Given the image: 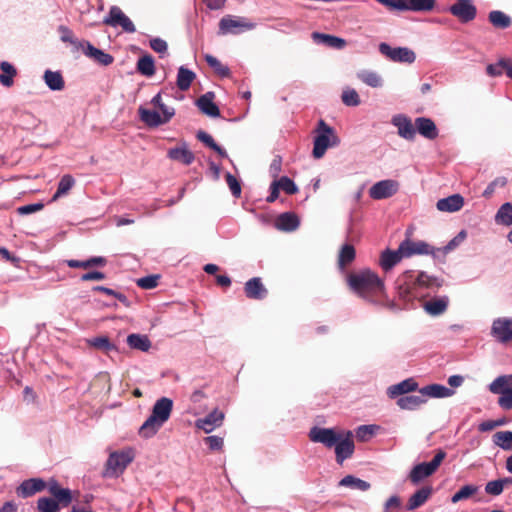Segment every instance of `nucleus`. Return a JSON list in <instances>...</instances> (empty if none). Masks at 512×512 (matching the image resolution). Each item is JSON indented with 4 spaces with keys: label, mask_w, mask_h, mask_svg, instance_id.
<instances>
[{
    "label": "nucleus",
    "mask_w": 512,
    "mask_h": 512,
    "mask_svg": "<svg viewBox=\"0 0 512 512\" xmlns=\"http://www.w3.org/2000/svg\"><path fill=\"white\" fill-rule=\"evenodd\" d=\"M225 178H226L227 185L229 186V188L231 190L232 195L235 197H240L241 185H240L239 181L237 180V178L229 172L226 173Z\"/></svg>",
    "instance_id": "bf43d9fd"
},
{
    "label": "nucleus",
    "mask_w": 512,
    "mask_h": 512,
    "mask_svg": "<svg viewBox=\"0 0 512 512\" xmlns=\"http://www.w3.org/2000/svg\"><path fill=\"white\" fill-rule=\"evenodd\" d=\"M127 344L131 349L147 352L151 348V341L147 335L130 334L127 337Z\"/></svg>",
    "instance_id": "f704fd0d"
},
{
    "label": "nucleus",
    "mask_w": 512,
    "mask_h": 512,
    "mask_svg": "<svg viewBox=\"0 0 512 512\" xmlns=\"http://www.w3.org/2000/svg\"><path fill=\"white\" fill-rule=\"evenodd\" d=\"M244 293L248 299L263 300L267 297L268 290L260 277H253L245 283Z\"/></svg>",
    "instance_id": "6ab92c4d"
},
{
    "label": "nucleus",
    "mask_w": 512,
    "mask_h": 512,
    "mask_svg": "<svg viewBox=\"0 0 512 512\" xmlns=\"http://www.w3.org/2000/svg\"><path fill=\"white\" fill-rule=\"evenodd\" d=\"M206 445L213 451L221 450L223 447V438L219 436H208L204 438Z\"/></svg>",
    "instance_id": "69168bd1"
},
{
    "label": "nucleus",
    "mask_w": 512,
    "mask_h": 512,
    "mask_svg": "<svg viewBox=\"0 0 512 512\" xmlns=\"http://www.w3.org/2000/svg\"><path fill=\"white\" fill-rule=\"evenodd\" d=\"M489 22L498 29H507L512 24L510 16L500 10H493L488 15Z\"/></svg>",
    "instance_id": "ea45409f"
},
{
    "label": "nucleus",
    "mask_w": 512,
    "mask_h": 512,
    "mask_svg": "<svg viewBox=\"0 0 512 512\" xmlns=\"http://www.w3.org/2000/svg\"><path fill=\"white\" fill-rule=\"evenodd\" d=\"M390 11H431L435 0H376Z\"/></svg>",
    "instance_id": "423d86ee"
},
{
    "label": "nucleus",
    "mask_w": 512,
    "mask_h": 512,
    "mask_svg": "<svg viewBox=\"0 0 512 512\" xmlns=\"http://www.w3.org/2000/svg\"><path fill=\"white\" fill-rule=\"evenodd\" d=\"M340 486L350 487L352 489L367 491L371 485L369 482L359 479L353 475H347L339 482Z\"/></svg>",
    "instance_id": "a18cd8bd"
},
{
    "label": "nucleus",
    "mask_w": 512,
    "mask_h": 512,
    "mask_svg": "<svg viewBox=\"0 0 512 512\" xmlns=\"http://www.w3.org/2000/svg\"><path fill=\"white\" fill-rule=\"evenodd\" d=\"M356 257V251L353 245L344 244L338 255V266L341 270L346 269L348 265H350Z\"/></svg>",
    "instance_id": "58836bf2"
},
{
    "label": "nucleus",
    "mask_w": 512,
    "mask_h": 512,
    "mask_svg": "<svg viewBox=\"0 0 512 512\" xmlns=\"http://www.w3.org/2000/svg\"><path fill=\"white\" fill-rule=\"evenodd\" d=\"M504 484L502 479L493 480L486 484L485 492L489 495L498 496L503 492Z\"/></svg>",
    "instance_id": "13d9d810"
},
{
    "label": "nucleus",
    "mask_w": 512,
    "mask_h": 512,
    "mask_svg": "<svg viewBox=\"0 0 512 512\" xmlns=\"http://www.w3.org/2000/svg\"><path fill=\"white\" fill-rule=\"evenodd\" d=\"M224 420V413L218 409H214L211 413L203 418L197 419L195 426L205 433L212 432L215 428L220 427Z\"/></svg>",
    "instance_id": "a211bd4d"
},
{
    "label": "nucleus",
    "mask_w": 512,
    "mask_h": 512,
    "mask_svg": "<svg viewBox=\"0 0 512 512\" xmlns=\"http://www.w3.org/2000/svg\"><path fill=\"white\" fill-rule=\"evenodd\" d=\"M426 403V398L420 395H405L396 401L397 406L403 410H415Z\"/></svg>",
    "instance_id": "72a5a7b5"
},
{
    "label": "nucleus",
    "mask_w": 512,
    "mask_h": 512,
    "mask_svg": "<svg viewBox=\"0 0 512 512\" xmlns=\"http://www.w3.org/2000/svg\"><path fill=\"white\" fill-rule=\"evenodd\" d=\"M85 55L103 66H109L114 61V57L111 54L106 53L93 45L87 46V52Z\"/></svg>",
    "instance_id": "c9c22d12"
},
{
    "label": "nucleus",
    "mask_w": 512,
    "mask_h": 512,
    "mask_svg": "<svg viewBox=\"0 0 512 512\" xmlns=\"http://www.w3.org/2000/svg\"><path fill=\"white\" fill-rule=\"evenodd\" d=\"M416 131L423 137L433 140L438 136V129L435 123L426 117H418L415 119Z\"/></svg>",
    "instance_id": "b1692460"
},
{
    "label": "nucleus",
    "mask_w": 512,
    "mask_h": 512,
    "mask_svg": "<svg viewBox=\"0 0 512 512\" xmlns=\"http://www.w3.org/2000/svg\"><path fill=\"white\" fill-rule=\"evenodd\" d=\"M495 222L499 225L511 226L512 225V204L506 202L500 206L496 215Z\"/></svg>",
    "instance_id": "c03bdc74"
},
{
    "label": "nucleus",
    "mask_w": 512,
    "mask_h": 512,
    "mask_svg": "<svg viewBox=\"0 0 512 512\" xmlns=\"http://www.w3.org/2000/svg\"><path fill=\"white\" fill-rule=\"evenodd\" d=\"M133 456L129 452H113L110 454L106 466L113 474L122 473L132 462Z\"/></svg>",
    "instance_id": "dca6fc26"
},
{
    "label": "nucleus",
    "mask_w": 512,
    "mask_h": 512,
    "mask_svg": "<svg viewBox=\"0 0 512 512\" xmlns=\"http://www.w3.org/2000/svg\"><path fill=\"white\" fill-rule=\"evenodd\" d=\"M340 434L332 428L313 427L309 432V438L312 442L322 443L327 448H332L340 440Z\"/></svg>",
    "instance_id": "9b49d317"
},
{
    "label": "nucleus",
    "mask_w": 512,
    "mask_h": 512,
    "mask_svg": "<svg viewBox=\"0 0 512 512\" xmlns=\"http://www.w3.org/2000/svg\"><path fill=\"white\" fill-rule=\"evenodd\" d=\"M137 71L146 76L151 77L155 74V63L151 55L146 54L137 61Z\"/></svg>",
    "instance_id": "37998d69"
},
{
    "label": "nucleus",
    "mask_w": 512,
    "mask_h": 512,
    "mask_svg": "<svg viewBox=\"0 0 512 512\" xmlns=\"http://www.w3.org/2000/svg\"><path fill=\"white\" fill-rule=\"evenodd\" d=\"M398 190L399 183L396 180H382L369 189V196L374 200L386 199L392 197Z\"/></svg>",
    "instance_id": "9d476101"
},
{
    "label": "nucleus",
    "mask_w": 512,
    "mask_h": 512,
    "mask_svg": "<svg viewBox=\"0 0 512 512\" xmlns=\"http://www.w3.org/2000/svg\"><path fill=\"white\" fill-rule=\"evenodd\" d=\"M498 405L504 410L512 409V390L500 395L497 401Z\"/></svg>",
    "instance_id": "338daca9"
},
{
    "label": "nucleus",
    "mask_w": 512,
    "mask_h": 512,
    "mask_svg": "<svg viewBox=\"0 0 512 512\" xmlns=\"http://www.w3.org/2000/svg\"><path fill=\"white\" fill-rule=\"evenodd\" d=\"M478 488L474 485H465L457 491L451 498L452 503L466 500L477 492Z\"/></svg>",
    "instance_id": "603ef678"
},
{
    "label": "nucleus",
    "mask_w": 512,
    "mask_h": 512,
    "mask_svg": "<svg viewBox=\"0 0 512 512\" xmlns=\"http://www.w3.org/2000/svg\"><path fill=\"white\" fill-rule=\"evenodd\" d=\"M449 11L462 23L474 20L477 14V9L471 0H457L455 4L450 6Z\"/></svg>",
    "instance_id": "f8f14e48"
},
{
    "label": "nucleus",
    "mask_w": 512,
    "mask_h": 512,
    "mask_svg": "<svg viewBox=\"0 0 512 512\" xmlns=\"http://www.w3.org/2000/svg\"><path fill=\"white\" fill-rule=\"evenodd\" d=\"M59 502L50 497H41L37 500V510L39 512H58Z\"/></svg>",
    "instance_id": "8fccbe9b"
},
{
    "label": "nucleus",
    "mask_w": 512,
    "mask_h": 512,
    "mask_svg": "<svg viewBox=\"0 0 512 512\" xmlns=\"http://www.w3.org/2000/svg\"><path fill=\"white\" fill-rule=\"evenodd\" d=\"M207 64L214 69V71L222 77H227L230 74V70L227 66L223 65L216 57L207 54L205 56Z\"/></svg>",
    "instance_id": "3c124183"
},
{
    "label": "nucleus",
    "mask_w": 512,
    "mask_h": 512,
    "mask_svg": "<svg viewBox=\"0 0 512 512\" xmlns=\"http://www.w3.org/2000/svg\"><path fill=\"white\" fill-rule=\"evenodd\" d=\"M379 52L393 62L413 63L416 55L413 50L407 47H391L387 43L379 44Z\"/></svg>",
    "instance_id": "6e6552de"
},
{
    "label": "nucleus",
    "mask_w": 512,
    "mask_h": 512,
    "mask_svg": "<svg viewBox=\"0 0 512 512\" xmlns=\"http://www.w3.org/2000/svg\"><path fill=\"white\" fill-rule=\"evenodd\" d=\"M392 123L398 128V134L402 138L406 140H413L415 138L416 127L410 118L404 115H397L393 118Z\"/></svg>",
    "instance_id": "412c9836"
},
{
    "label": "nucleus",
    "mask_w": 512,
    "mask_h": 512,
    "mask_svg": "<svg viewBox=\"0 0 512 512\" xmlns=\"http://www.w3.org/2000/svg\"><path fill=\"white\" fill-rule=\"evenodd\" d=\"M315 133L312 155L315 159H320L329 147L338 145L339 138L334 129L322 119L319 120Z\"/></svg>",
    "instance_id": "20e7f679"
},
{
    "label": "nucleus",
    "mask_w": 512,
    "mask_h": 512,
    "mask_svg": "<svg viewBox=\"0 0 512 512\" xmlns=\"http://www.w3.org/2000/svg\"><path fill=\"white\" fill-rule=\"evenodd\" d=\"M214 94L212 92H208L197 99V106L201 110L202 113L210 116V117H218L220 116V110L218 106L213 102Z\"/></svg>",
    "instance_id": "a878e982"
},
{
    "label": "nucleus",
    "mask_w": 512,
    "mask_h": 512,
    "mask_svg": "<svg viewBox=\"0 0 512 512\" xmlns=\"http://www.w3.org/2000/svg\"><path fill=\"white\" fill-rule=\"evenodd\" d=\"M300 224L299 218L295 213L285 212L280 214L275 222L277 229L281 231L291 232L298 228Z\"/></svg>",
    "instance_id": "bb28decb"
},
{
    "label": "nucleus",
    "mask_w": 512,
    "mask_h": 512,
    "mask_svg": "<svg viewBox=\"0 0 512 512\" xmlns=\"http://www.w3.org/2000/svg\"><path fill=\"white\" fill-rule=\"evenodd\" d=\"M274 182L288 195H293L298 192V188L295 183L287 176H283L279 180H274Z\"/></svg>",
    "instance_id": "864d4df0"
},
{
    "label": "nucleus",
    "mask_w": 512,
    "mask_h": 512,
    "mask_svg": "<svg viewBox=\"0 0 512 512\" xmlns=\"http://www.w3.org/2000/svg\"><path fill=\"white\" fill-rule=\"evenodd\" d=\"M47 488V482L41 478H31L23 481L16 489L19 497L28 498Z\"/></svg>",
    "instance_id": "f3484780"
},
{
    "label": "nucleus",
    "mask_w": 512,
    "mask_h": 512,
    "mask_svg": "<svg viewBox=\"0 0 512 512\" xmlns=\"http://www.w3.org/2000/svg\"><path fill=\"white\" fill-rule=\"evenodd\" d=\"M418 390V383L413 378H408L400 383L392 385L388 388V395L390 398H396L399 396H405L410 392Z\"/></svg>",
    "instance_id": "5701e85b"
},
{
    "label": "nucleus",
    "mask_w": 512,
    "mask_h": 512,
    "mask_svg": "<svg viewBox=\"0 0 512 512\" xmlns=\"http://www.w3.org/2000/svg\"><path fill=\"white\" fill-rule=\"evenodd\" d=\"M281 169H282V157L280 155H276L273 158V160L269 166V173H270L271 177L276 179L279 176Z\"/></svg>",
    "instance_id": "e2e57ef3"
},
{
    "label": "nucleus",
    "mask_w": 512,
    "mask_h": 512,
    "mask_svg": "<svg viewBox=\"0 0 512 512\" xmlns=\"http://www.w3.org/2000/svg\"><path fill=\"white\" fill-rule=\"evenodd\" d=\"M167 156L169 159L187 166L192 164L195 160L193 152L189 150L186 143H183L181 146L169 149Z\"/></svg>",
    "instance_id": "4be33fe9"
},
{
    "label": "nucleus",
    "mask_w": 512,
    "mask_h": 512,
    "mask_svg": "<svg viewBox=\"0 0 512 512\" xmlns=\"http://www.w3.org/2000/svg\"><path fill=\"white\" fill-rule=\"evenodd\" d=\"M449 299L446 296L433 298L424 303V310L431 316H439L443 314L448 307Z\"/></svg>",
    "instance_id": "7c9ffc66"
},
{
    "label": "nucleus",
    "mask_w": 512,
    "mask_h": 512,
    "mask_svg": "<svg viewBox=\"0 0 512 512\" xmlns=\"http://www.w3.org/2000/svg\"><path fill=\"white\" fill-rule=\"evenodd\" d=\"M44 205L42 203H34L21 206L17 209L18 213L21 215H27L31 213H35L37 211L42 210Z\"/></svg>",
    "instance_id": "774afa93"
},
{
    "label": "nucleus",
    "mask_w": 512,
    "mask_h": 512,
    "mask_svg": "<svg viewBox=\"0 0 512 512\" xmlns=\"http://www.w3.org/2000/svg\"><path fill=\"white\" fill-rule=\"evenodd\" d=\"M347 284L354 293L367 301L378 303L385 297L383 280L370 269L349 273Z\"/></svg>",
    "instance_id": "f257e3e1"
},
{
    "label": "nucleus",
    "mask_w": 512,
    "mask_h": 512,
    "mask_svg": "<svg viewBox=\"0 0 512 512\" xmlns=\"http://www.w3.org/2000/svg\"><path fill=\"white\" fill-rule=\"evenodd\" d=\"M335 448L336 461L338 464H342L346 459L350 458L355 449L353 435L350 431L346 433V437L340 436V440H337V444L333 446Z\"/></svg>",
    "instance_id": "4468645a"
},
{
    "label": "nucleus",
    "mask_w": 512,
    "mask_h": 512,
    "mask_svg": "<svg viewBox=\"0 0 512 512\" xmlns=\"http://www.w3.org/2000/svg\"><path fill=\"white\" fill-rule=\"evenodd\" d=\"M151 103L157 107L161 114L158 111L145 109L143 107H140L138 109L140 120L145 123L148 127H158L162 124L168 123L171 118L175 115V110L172 107L166 106L162 102L161 94H156L152 100Z\"/></svg>",
    "instance_id": "7ed1b4c3"
},
{
    "label": "nucleus",
    "mask_w": 512,
    "mask_h": 512,
    "mask_svg": "<svg viewBox=\"0 0 512 512\" xmlns=\"http://www.w3.org/2000/svg\"><path fill=\"white\" fill-rule=\"evenodd\" d=\"M254 28L255 24L248 21L246 18L227 15L221 18V20L219 21L218 33L220 35H237L245 31L252 30Z\"/></svg>",
    "instance_id": "0eeeda50"
},
{
    "label": "nucleus",
    "mask_w": 512,
    "mask_h": 512,
    "mask_svg": "<svg viewBox=\"0 0 512 512\" xmlns=\"http://www.w3.org/2000/svg\"><path fill=\"white\" fill-rule=\"evenodd\" d=\"M150 47L156 53L165 54L168 49L167 42L161 38H153L150 40Z\"/></svg>",
    "instance_id": "0e129e2a"
},
{
    "label": "nucleus",
    "mask_w": 512,
    "mask_h": 512,
    "mask_svg": "<svg viewBox=\"0 0 512 512\" xmlns=\"http://www.w3.org/2000/svg\"><path fill=\"white\" fill-rule=\"evenodd\" d=\"M195 78L196 74L192 70L184 66H181L179 67L177 73V87L181 91H187L190 88L192 82L195 80Z\"/></svg>",
    "instance_id": "e433bc0d"
},
{
    "label": "nucleus",
    "mask_w": 512,
    "mask_h": 512,
    "mask_svg": "<svg viewBox=\"0 0 512 512\" xmlns=\"http://www.w3.org/2000/svg\"><path fill=\"white\" fill-rule=\"evenodd\" d=\"M173 408V402L167 397L156 401L151 415L146 419L139 429V434L144 438L154 436L163 424L169 419Z\"/></svg>",
    "instance_id": "f03ea898"
},
{
    "label": "nucleus",
    "mask_w": 512,
    "mask_h": 512,
    "mask_svg": "<svg viewBox=\"0 0 512 512\" xmlns=\"http://www.w3.org/2000/svg\"><path fill=\"white\" fill-rule=\"evenodd\" d=\"M512 390V374L498 376L489 385V391L493 394L501 395Z\"/></svg>",
    "instance_id": "473e14b6"
},
{
    "label": "nucleus",
    "mask_w": 512,
    "mask_h": 512,
    "mask_svg": "<svg viewBox=\"0 0 512 512\" xmlns=\"http://www.w3.org/2000/svg\"><path fill=\"white\" fill-rule=\"evenodd\" d=\"M103 23L108 26L118 27L120 26L125 32L133 33L136 31L135 25L126 16L118 6H112L109 14L104 18Z\"/></svg>",
    "instance_id": "1a4fd4ad"
},
{
    "label": "nucleus",
    "mask_w": 512,
    "mask_h": 512,
    "mask_svg": "<svg viewBox=\"0 0 512 512\" xmlns=\"http://www.w3.org/2000/svg\"><path fill=\"white\" fill-rule=\"evenodd\" d=\"M445 457L446 452L444 450H437L434 458L430 462H423L412 468L409 474V480L416 485L424 478L431 476L437 471Z\"/></svg>",
    "instance_id": "39448f33"
},
{
    "label": "nucleus",
    "mask_w": 512,
    "mask_h": 512,
    "mask_svg": "<svg viewBox=\"0 0 512 512\" xmlns=\"http://www.w3.org/2000/svg\"><path fill=\"white\" fill-rule=\"evenodd\" d=\"M512 320L498 318L493 322L491 333L502 343L512 341Z\"/></svg>",
    "instance_id": "aec40b11"
},
{
    "label": "nucleus",
    "mask_w": 512,
    "mask_h": 512,
    "mask_svg": "<svg viewBox=\"0 0 512 512\" xmlns=\"http://www.w3.org/2000/svg\"><path fill=\"white\" fill-rule=\"evenodd\" d=\"M341 99L347 106H358L360 104L359 95L354 89L344 90Z\"/></svg>",
    "instance_id": "5fc2aeb1"
},
{
    "label": "nucleus",
    "mask_w": 512,
    "mask_h": 512,
    "mask_svg": "<svg viewBox=\"0 0 512 512\" xmlns=\"http://www.w3.org/2000/svg\"><path fill=\"white\" fill-rule=\"evenodd\" d=\"M0 69V83L5 87H11L14 84V77L17 75L16 68L9 62L2 61Z\"/></svg>",
    "instance_id": "a19ab883"
},
{
    "label": "nucleus",
    "mask_w": 512,
    "mask_h": 512,
    "mask_svg": "<svg viewBox=\"0 0 512 512\" xmlns=\"http://www.w3.org/2000/svg\"><path fill=\"white\" fill-rule=\"evenodd\" d=\"M74 184H75V180L71 175H69V174L64 175L58 183L57 191L53 195L52 201H56L60 197L66 195L70 191V189L74 186Z\"/></svg>",
    "instance_id": "49530a36"
},
{
    "label": "nucleus",
    "mask_w": 512,
    "mask_h": 512,
    "mask_svg": "<svg viewBox=\"0 0 512 512\" xmlns=\"http://www.w3.org/2000/svg\"><path fill=\"white\" fill-rule=\"evenodd\" d=\"M400 252H403L404 257H410L415 254H434V248L424 241L406 239L400 243Z\"/></svg>",
    "instance_id": "2eb2a0df"
},
{
    "label": "nucleus",
    "mask_w": 512,
    "mask_h": 512,
    "mask_svg": "<svg viewBox=\"0 0 512 512\" xmlns=\"http://www.w3.org/2000/svg\"><path fill=\"white\" fill-rule=\"evenodd\" d=\"M311 37L314 42L324 44L327 47L343 49L346 46V41L343 38L334 35L313 32Z\"/></svg>",
    "instance_id": "c756f323"
},
{
    "label": "nucleus",
    "mask_w": 512,
    "mask_h": 512,
    "mask_svg": "<svg viewBox=\"0 0 512 512\" xmlns=\"http://www.w3.org/2000/svg\"><path fill=\"white\" fill-rule=\"evenodd\" d=\"M464 205V198L460 194H453L449 197L439 199L436 207L442 212H456Z\"/></svg>",
    "instance_id": "393cba45"
},
{
    "label": "nucleus",
    "mask_w": 512,
    "mask_h": 512,
    "mask_svg": "<svg viewBox=\"0 0 512 512\" xmlns=\"http://www.w3.org/2000/svg\"><path fill=\"white\" fill-rule=\"evenodd\" d=\"M423 398H445L453 395L454 391L440 384H430L418 390Z\"/></svg>",
    "instance_id": "c85d7f7f"
},
{
    "label": "nucleus",
    "mask_w": 512,
    "mask_h": 512,
    "mask_svg": "<svg viewBox=\"0 0 512 512\" xmlns=\"http://www.w3.org/2000/svg\"><path fill=\"white\" fill-rule=\"evenodd\" d=\"M72 46V53L76 54L82 51L84 54L87 52V46L92 45L89 41L80 40L77 37H73V39L69 42Z\"/></svg>",
    "instance_id": "680f3d73"
},
{
    "label": "nucleus",
    "mask_w": 512,
    "mask_h": 512,
    "mask_svg": "<svg viewBox=\"0 0 512 512\" xmlns=\"http://www.w3.org/2000/svg\"><path fill=\"white\" fill-rule=\"evenodd\" d=\"M93 291H97V292H101V293H104L109 296H113L116 299H118L121 303H123L125 306H129L128 298L124 294L117 292L111 288H107L104 286H95V287H93Z\"/></svg>",
    "instance_id": "6e6d98bb"
},
{
    "label": "nucleus",
    "mask_w": 512,
    "mask_h": 512,
    "mask_svg": "<svg viewBox=\"0 0 512 512\" xmlns=\"http://www.w3.org/2000/svg\"><path fill=\"white\" fill-rule=\"evenodd\" d=\"M88 346L100 350L106 354L111 351H117V347L110 341L107 336H97L87 340Z\"/></svg>",
    "instance_id": "4c0bfd02"
},
{
    "label": "nucleus",
    "mask_w": 512,
    "mask_h": 512,
    "mask_svg": "<svg viewBox=\"0 0 512 512\" xmlns=\"http://www.w3.org/2000/svg\"><path fill=\"white\" fill-rule=\"evenodd\" d=\"M44 81L51 90L55 91H60L65 86L63 76L58 71L46 70L44 73Z\"/></svg>",
    "instance_id": "79ce46f5"
},
{
    "label": "nucleus",
    "mask_w": 512,
    "mask_h": 512,
    "mask_svg": "<svg viewBox=\"0 0 512 512\" xmlns=\"http://www.w3.org/2000/svg\"><path fill=\"white\" fill-rule=\"evenodd\" d=\"M467 236L465 230L460 231L448 244L443 248L444 253H448L455 249L460 243H462Z\"/></svg>",
    "instance_id": "052dcab7"
},
{
    "label": "nucleus",
    "mask_w": 512,
    "mask_h": 512,
    "mask_svg": "<svg viewBox=\"0 0 512 512\" xmlns=\"http://www.w3.org/2000/svg\"><path fill=\"white\" fill-rule=\"evenodd\" d=\"M358 79H360L366 85L377 88L382 85L381 77L374 71L363 70L357 73Z\"/></svg>",
    "instance_id": "de8ad7c7"
},
{
    "label": "nucleus",
    "mask_w": 512,
    "mask_h": 512,
    "mask_svg": "<svg viewBox=\"0 0 512 512\" xmlns=\"http://www.w3.org/2000/svg\"><path fill=\"white\" fill-rule=\"evenodd\" d=\"M159 275H149L137 280V285L142 289H153L158 285Z\"/></svg>",
    "instance_id": "4d7b16f0"
},
{
    "label": "nucleus",
    "mask_w": 512,
    "mask_h": 512,
    "mask_svg": "<svg viewBox=\"0 0 512 512\" xmlns=\"http://www.w3.org/2000/svg\"><path fill=\"white\" fill-rule=\"evenodd\" d=\"M47 489L49 494L56 502H59V507H67L73 500L72 491L68 488H62L58 481L50 478L47 481Z\"/></svg>",
    "instance_id": "ddd939ff"
},
{
    "label": "nucleus",
    "mask_w": 512,
    "mask_h": 512,
    "mask_svg": "<svg viewBox=\"0 0 512 512\" xmlns=\"http://www.w3.org/2000/svg\"><path fill=\"white\" fill-rule=\"evenodd\" d=\"M403 257V252H400V246L395 251L387 249L381 253L379 265L384 271H389L397 265Z\"/></svg>",
    "instance_id": "cd10ccee"
},
{
    "label": "nucleus",
    "mask_w": 512,
    "mask_h": 512,
    "mask_svg": "<svg viewBox=\"0 0 512 512\" xmlns=\"http://www.w3.org/2000/svg\"><path fill=\"white\" fill-rule=\"evenodd\" d=\"M493 442L504 450H512V431H498L493 435Z\"/></svg>",
    "instance_id": "09e8293b"
},
{
    "label": "nucleus",
    "mask_w": 512,
    "mask_h": 512,
    "mask_svg": "<svg viewBox=\"0 0 512 512\" xmlns=\"http://www.w3.org/2000/svg\"><path fill=\"white\" fill-rule=\"evenodd\" d=\"M433 489L431 486H424L417 490L408 500L407 510H414L422 506L432 495Z\"/></svg>",
    "instance_id": "2f4dec72"
}]
</instances>
